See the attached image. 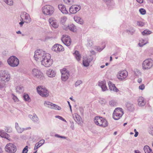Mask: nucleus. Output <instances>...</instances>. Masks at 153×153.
Wrapping results in <instances>:
<instances>
[{
  "instance_id": "nucleus-39",
  "label": "nucleus",
  "mask_w": 153,
  "mask_h": 153,
  "mask_svg": "<svg viewBox=\"0 0 153 153\" xmlns=\"http://www.w3.org/2000/svg\"><path fill=\"white\" fill-rule=\"evenodd\" d=\"M93 45L92 40L88 38L87 39V43L86 44L87 46L88 47H90Z\"/></svg>"
},
{
  "instance_id": "nucleus-60",
  "label": "nucleus",
  "mask_w": 153,
  "mask_h": 153,
  "mask_svg": "<svg viewBox=\"0 0 153 153\" xmlns=\"http://www.w3.org/2000/svg\"><path fill=\"white\" fill-rule=\"evenodd\" d=\"M56 118L62 120L64 121L65 122H66V120H65L64 118H63L62 117H61L57 115L55 116Z\"/></svg>"
},
{
  "instance_id": "nucleus-52",
  "label": "nucleus",
  "mask_w": 153,
  "mask_h": 153,
  "mask_svg": "<svg viewBox=\"0 0 153 153\" xmlns=\"http://www.w3.org/2000/svg\"><path fill=\"white\" fill-rule=\"evenodd\" d=\"M135 30L134 29H132L130 30H127L126 32L128 34H133L135 32Z\"/></svg>"
},
{
  "instance_id": "nucleus-31",
  "label": "nucleus",
  "mask_w": 153,
  "mask_h": 153,
  "mask_svg": "<svg viewBox=\"0 0 153 153\" xmlns=\"http://www.w3.org/2000/svg\"><path fill=\"white\" fill-rule=\"evenodd\" d=\"M68 27L71 31L73 32H75L76 30V26L74 24H72L68 26Z\"/></svg>"
},
{
  "instance_id": "nucleus-43",
  "label": "nucleus",
  "mask_w": 153,
  "mask_h": 153,
  "mask_svg": "<svg viewBox=\"0 0 153 153\" xmlns=\"http://www.w3.org/2000/svg\"><path fill=\"white\" fill-rule=\"evenodd\" d=\"M151 33V31L148 30H145L142 32V34L143 35H149Z\"/></svg>"
},
{
  "instance_id": "nucleus-61",
  "label": "nucleus",
  "mask_w": 153,
  "mask_h": 153,
  "mask_svg": "<svg viewBox=\"0 0 153 153\" xmlns=\"http://www.w3.org/2000/svg\"><path fill=\"white\" fill-rule=\"evenodd\" d=\"M68 47L70 46L71 42V39L70 36H68Z\"/></svg>"
},
{
  "instance_id": "nucleus-21",
  "label": "nucleus",
  "mask_w": 153,
  "mask_h": 153,
  "mask_svg": "<svg viewBox=\"0 0 153 153\" xmlns=\"http://www.w3.org/2000/svg\"><path fill=\"white\" fill-rule=\"evenodd\" d=\"M103 118L99 117H96L94 119V121L95 123L98 126H101V124H102Z\"/></svg>"
},
{
  "instance_id": "nucleus-44",
  "label": "nucleus",
  "mask_w": 153,
  "mask_h": 153,
  "mask_svg": "<svg viewBox=\"0 0 153 153\" xmlns=\"http://www.w3.org/2000/svg\"><path fill=\"white\" fill-rule=\"evenodd\" d=\"M5 130L7 132L10 133L12 132V129L10 127L6 126L5 128Z\"/></svg>"
},
{
  "instance_id": "nucleus-50",
  "label": "nucleus",
  "mask_w": 153,
  "mask_h": 153,
  "mask_svg": "<svg viewBox=\"0 0 153 153\" xmlns=\"http://www.w3.org/2000/svg\"><path fill=\"white\" fill-rule=\"evenodd\" d=\"M28 21H22L21 22L19 23V24L20 25V26H22L24 22H26V23H30L31 22L30 20H27Z\"/></svg>"
},
{
  "instance_id": "nucleus-11",
  "label": "nucleus",
  "mask_w": 153,
  "mask_h": 153,
  "mask_svg": "<svg viewBox=\"0 0 153 153\" xmlns=\"http://www.w3.org/2000/svg\"><path fill=\"white\" fill-rule=\"evenodd\" d=\"M42 59L41 61V64L45 67H48L51 65L53 60L51 59Z\"/></svg>"
},
{
  "instance_id": "nucleus-54",
  "label": "nucleus",
  "mask_w": 153,
  "mask_h": 153,
  "mask_svg": "<svg viewBox=\"0 0 153 153\" xmlns=\"http://www.w3.org/2000/svg\"><path fill=\"white\" fill-rule=\"evenodd\" d=\"M5 87V84L4 82H0V89H1Z\"/></svg>"
},
{
  "instance_id": "nucleus-26",
  "label": "nucleus",
  "mask_w": 153,
  "mask_h": 153,
  "mask_svg": "<svg viewBox=\"0 0 153 153\" xmlns=\"http://www.w3.org/2000/svg\"><path fill=\"white\" fill-rule=\"evenodd\" d=\"M138 105L140 106H143L145 104L146 102L144 101L143 98L140 97L138 100Z\"/></svg>"
},
{
  "instance_id": "nucleus-12",
  "label": "nucleus",
  "mask_w": 153,
  "mask_h": 153,
  "mask_svg": "<svg viewBox=\"0 0 153 153\" xmlns=\"http://www.w3.org/2000/svg\"><path fill=\"white\" fill-rule=\"evenodd\" d=\"M52 50L56 53H59L61 51H63L64 48L63 47L58 44H55L52 48Z\"/></svg>"
},
{
  "instance_id": "nucleus-30",
  "label": "nucleus",
  "mask_w": 153,
  "mask_h": 153,
  "mask_svg": "<svg viewBox=\"0 0 153 153\" xmlns=\"http://www.w3.org/2000/svg\"><path fill=\"white\" fill-rule=\"evenodd\" d=\"M53 104L52 102L47 101H45L44 102V105L45 107L51 109H52Z\"/></svg>"
},
{
  "instance_id": "nucleus-32",
  "label": "nucleus",
  "mask_w": 153,
  "mask_h": 153,
  "mask_svg": "<svg viewBox=\"0 0 153 153\" xmlns=\"http://www.w3.org/2000/svg\"><path fill=\"white\" fill-rule=\"evenodd\" d=\"M48 58L49 59H51V56L49 53H46L45 51L43 56H42V59L41 61V62L42 59H48Z\"/></svg>"
},
{
  "instance_id": "nucleus-58",
  "label": "nucleus",
  "mask_w": 153,
  "mask_h": 153,
  "mask_svg": "<svg viewBox=\"0 0 153 153\" xmlns=\"http://www.w3.org/2000/svg\"><path fill=\"white\" fill-rule=\"evenodd\" d=\"M13 99L15 102H17L19 101V99L14 94H12Z\"/></svg>"
},
{
  "instance_id": "nucleus-51",
  "label": "nucleus",
  "mask_w": 153,
  "mask_h": 153,
  "mask_svg": "<svg viewBox=\"0 0 153 153\" xmlns=\"http://www.w3.org/2000/svg\"><path fill=\"white\" fill-rule=\"evenodd\" d=\"M82 82L81 80H78L75 83V86L76 87L79 86L80 84H82Z\"/></svg>"
},
{
  "instance_id": "nucleus-63",
  "label": "nucleus",
  "mask_w": 153,
  "mask_h": 153,
  "mask_svg": "<svg viewBox=\"0 0 153 153\" xmlns=\"http://www.w3.org/2000/svg\"><path fill=\"white\" fill-rule=\"evenodd\" d=\"M81 18L79 16L76 15L74 17V19H81Z\"/></svg>"
},
{
  "instance_id": "nucleus-34",
  "label": "nucleus",
  "mask_w": 153,
  "mask_h": 153,
  "mask_svg": "<svg viewBox=\"0 0 153 153\" xmlns=\"http://www.w3.org/2000/svg\"><path fill=\"white\" fill-rule=\"evenodd\" d=\"M140 42L139 43V45L140 47L143 46V45H146L148 42V40H145V39H141L140 41Z\"/></svg>"
},
{
  "instance_id": "nucleus-28",
  "label": "nucleus",
  "mask_w": 153,
  "mask_h": 153,
  "mask_svg": "<svg viewBox=\"0 0 153 153\" xmlns=\"http://www.w3.org/2000/svg\"><path fill=\"white\" fill-rule=\"evenodd\" d=\"M73 54L75 56L76 59L78 61H79L80 60L81 57L78 51H75V52L73 53Z\"/></svg>"
},
{
  "instance_id": "nucleus-49",
  "label": "nucleus",
  "mask_w": 153,
  "mask_h": 153,
  "mask_svg": "<svg viewBox=\"0 0 153 153\" xmlns=\"http://www.w3.org/2000/svg\"><path fill=\"white\" fill-rule=\"evenodd\" d=\"M134 73L135 75L136 76H138L140 74V70L137 69L134 70Z\"/></svg>"
},
{
  "instance_id": "nucleus-9",
  "label": "nucleus",
  "mask_w": 153,
  "mask_h": 153,
  "mask_svg": "<svg viewBox=\"0 0 153 153\" xmlns=\"http://www.w3.org/2000/svg\"><path fill=\"white\" fill-rule=\"evenodd\" d=\"M32 74L33 76L36 78L41 79L44 77L42 73L37 68H34L32 70Z\"/></svg>"
},
{
  "instance_id": "nucleus-1",
  "label": "nucleus",
  "mask_w": 153,
  "mask_h": 153,
  "mask_svg": "<svg viewBox=\"0 0 153 153\" xmlns=\"http://www.w3.org/2000/svg\"><path fill=\"white\" fill-rule=\"evenodd\" d=\"M42 12L45 15L49 16H51L54 11V9L53 7L49 5H46L42 7Z\"/></svg>"
},
{
  "instance_id": "nucleus-47",
  "label": "nucleus",
  "mask_w": 153,
  "mask_h": 153,
  "mask_svg": "<svg viewBox=\"0 0 153 153\" xmlns=\"http://www.w3.org/2000/svg\"><path fill=\"white\" fill-rule=\"evenodd\" d=\"M2 137L6 138V139L8 140H10L9 135L5 132L4 133L3 136H2Z\"/></svg>"
},
{
  "instance_id": "nucleus-27",
  "label": "nucleus",
  "mask_w": 153,
  "mask_h": 153,
  "mask_svg": "<svg viewBox=\"0 0 153 153\" xmlns=\"http://www.w3.org/2000/svg\"><path fill=\"white\" fill-rule=\"evenodd\" d=\"M23 97L24 101L25 102H29L31 101L30 97L29 96V95L25 93H24Z\"/></svg>"
},
{
  "instance_id": "nucleus-33",
  "label": "nucleus",
  "mask_w": 153,
  "mask_h": 153,
  "mask_svg": "<svg viewBox=\"0 0 153 153\" xmlns=\"http://www.w3.org/2000/svg\"><path fill=\"white\" fill-rule=\"evenodd\" d=\"M16 92L21 93L23 92V87L21 86H18L16 87Z\"/></svg>"
},
{
  "instance_id": "nucleus-24",
  "label": "nucleus",
  "mask_w": 153,
  "mask_h": 153,
  "mask_svg": "<svg viewBox=\"0 0 153 153\" xmlns=\"http://www.w3.org/2000/svg\"><path fill=\"white\" fill-rule=\"evenodd\" d=\"M58 8L63 13H67V10L65 6L62 4H59L58 5Z\"/></svg>"
},
{
  "instance_id": "nucleus-42",
  "label": "nucleus",
  "mask_w": 153,
  "mask_h": 153,
  "mask_svg": "<svg viewBox=\"0 0 153 153\" xmlns=\"http://www.w3.org/2000/svg\"><path fill=\"white\" fill-rule=\"evenodd\" d=\"M7 4L9 5H12L13 4V0H3Z\"/></svg>"
},
{
  "instance_id": "nucleus-45",
  "label": "nucleus",
  "mask_w": 153,
  "mask_h": 153,
  "mask_svg": "<svg viewBox=\"0 0 153 153\" xmlns=\"http://www.w3.org/2000/svg\"><path fill=\"white\" fill-rule=\"evenodd\" d=\"M66 20H61V21L62 24L64 25V26H63V29L65 30H67V26H66V25H65V23H66Z\"/></svg>"
},
{
  "instance_id": "nucleus-59",
  "label": "nucleus",
  "mask_w": 153,
  "mask_h": 153,
  "mask_svg": "<svg viewBox=\"0 0 153 153\" xmlns=\"http://www.w3.org/2000/svg\"><path fill=\"white\" fill-rule=\"evenodd\" d=\"M28 146H26L23 149L22 153H27L28 151Z\"/></svg>"
},
{
  "instance_id": "nucleus-37",
  "label": "nucleus",
  "mask_w": 153,
  "mask_h": 153,
  "mask_svg": "<svg viewBox=\"0 0 153 153\" xmlns=\"http://www.w3.org/2000/svg\"><path fill=\"white\" fill-rule=\"evenodd\" d=\"M75 9L74 8L73 5H72L69 8V11L71 13H76V11L75 10Z\"/></svg>"
},
{
  "instance_id": "nucleus-22",
  "label": "nucleus",
  "mask_w": 153,
  "mask_h": 153,
  "mask_svg": "<svg viewBox=\"0 0 153 153\" xmlns=\"http://www.w3.org/2000/svg\"><path fill=\"white\" fill-rule=\"evenodd\" d=\"M28 116L29 118H30L35 123H37L39 120V118L35 113H33V115L29 114Z\"/></svg>"
},
{
  "instance_id": "nucleus-48",
  "label": "nucleus",
  "mask_w": 153,
  "mask_h": 153,
  "mask_svg": "<svg viewBox=\"0 0 153 153\" xmlns=\"http://www.w3.org/2000/svg\"><path fill=\"white\" fill-rule=\"evenodd\" d=\"M74 8L75 9L76 11V12L79 10L81 9V6L79 5H73Z\"/></svg>"
},
{
  "instance_id": "nucleus-35",
  "label": "nucleus",
  "mask_w": 153,
  "mask_h": 153,
  "mask_svg": "<svg viewBox=\"0 0 153 153\" xmlns=\"http://www.w3.org/2000/svg\"><path fill=\"white\" fill-rule=\"evenodd\" d=\"M62 42L66 46H67V37L66 35H63L62 38Z\"/></svg>"
},
{
  "instance_id": "nucleus-64",
  "label": "nucleus",
  "mask_w": 153,
  "mask_h": 153,
  "mask_svg": "<svg viewBox=\"0 0 153 153\" xmlns=\"http://www.w3.org/2000/svg\"><path fill=\"white\" fill-rule=\"evenodd\" d=\"M70 123L71 124V128H72V130H74V123L73 122H71V121H70Z\"/></svg>"
},
{
  "instance_id": "nucleus-62",
  "label": "nucleus",
  "mask_w": 153,
  "mask_h": 153,
  "mask_svg": "<svg viewBox=\"0 0 153 153\" xmlns=\"http://www.w3.org/2000/svg\"><path fill=\"white\" fill-rule=\"evenodd\" d=\"M139 88L140 89L143 90L144 89L145 86L143 84H142L139 86Z\"/></svg>"
},
{
  "instance_id": "nucleus-57",
  "label": "nucleus",
  "mask_w": 153,
  "mask_h": 153,
  "mask_svg": "<svg viewBox=\"0 0 153 153\" xmlns=\"http://www.w3.org/2000/svg\"><path fill=\"white\" fill-rule=\"evenodd\" d=\"M77 23L82 25L83 24V20H74Z\"/></svg>"
},
{
  "instance_id": "nucleus-25",
  "label": "nucleus",
  "mask_w": 153,
  "mask_h": 153,
  "mask_svg": "<svg viewBox=\"0 0 153 153\" xmlns=\"http://www.w3.org/2000/svg\"><path fill=\"white\" fill-rule=\"evenodd\" d=\"M56 20H49L50 24L54 28H56L58 26V25Z\"/></svg>"
},
{
  "instance_id": "nucleus-20",
  "label": "nucleus",
  "mask_w": 153,
  "mask_h": 153,
  "mask_svg": "<svg viewBox=\"0 0 153 153\" xmlns=\"http://www.w3.org/2000/svg\"><path fill=\"white\" fill-rule=\"evenodd\" d=\"M74 120L78 124L81 125L82 124V120L81 117L78 114H76L74 117Z\"/></svg>"
},
{
  "instance_id": "nucleus-53",
  "label": "nucleus",
  "mask_w": 153,
  "mask_h": 153,
  "mask_svg": "<svg viewBox=\"0 0 153 153\" xmlns=\"http://www.w3.org/2000/svg\"><path fill=\"white\" fill-rule=\"evenodd\" d=\"M139 12L142 15H144L146 13V10L143 8H140L139 9Z\"/></svg>"
},
{
  "instance_id": "nucleus-19",
  "label": "nucleus",
  "mask_w": 153,
  "mask_h": 153,
  "mask_svg": "<svg viewBox=\"0 0 153 153\" xmlns=\"http://www.w3.org/2000/svg\"><path fill=\"white\" fill-rule=\"evenodd\" d=\"M109 88L111 91H113L114 92H117L118 89L116 87L115 85L112 83V82L109 81L108 82Z\"/></svg>"
},
{
  "instance_id": "nucleus-18",
  "label": "nucleus",
  "mask_w": 153,
  "mask_h": 153,
  "mask_svg": "<svg viewBox=\"0 0 153 153\" xmlns=\"http://www.w3.org/2000/svg\"><path fill=\"white\" fill-rule=\"evenodd\" d=\"M98 85L101 88L103 91H105L108 90L107 87L106 85V82L105 80L99 82Z\"/></svg>"
},
{
  "instance_id": "nucleus-4",
  "label": "nucleus",
  "mask_w": 153,
  "mask_h": 153,
  "mask_svg": "<svg viewBox=\"0 0 153 153\" xmlns=\"http://www.w3.org/2000/svg\"><path fill=\"white\" fill-rule=\"evenodd\" d=\"M36 89L38 93L42 97H46L49 96V92L44 86H39L37 87Z\"/></svg>"
},
{
  "instance_id": "nucleus-3",
  "label": "nucleus",
  "mask_w": 153,
  "mask_h": 153,
  "mask_svg": "<svg viewBox=\"0 0 153 153\" xmlns=\"http://www.w3.org/2000/svg\"><path fill=\"white\" fill-rule=\"evenodd\" d=\"M7 62L8 65L12 67H16L19 64V59L15 56H10L7 59Z\"/></svg>"
},
{
  "instance_id": "nucleus-23",
  "label": "nucleus",
  "mask_w": 153,
  "mask_h": 153,
  "mask_svg": "<svg viewBox=\"0 0 153 153\" xmlns=\"http://www.w3.org/2000/svg\"><path fill=\"white\" fill-rule=\"evenodd\" d=\"M21 19H30V15L25 12H23L20 15Z\"/></svg>"
},
{
  "instance_id": "nucleus-6",
  "label": "nucleus",
  "mask_w": 153,
  "mask_h": 153,
  "mask_svg": "<svg viewBox=\"0 0 153 153\" xmlns=\"http://www.w3.org/2000/svg\"><path fill=\"white\" fill-rule=\"evenodd\" d=\"M1 76L0 80L1 81L6 82L9 81L10 79V76L9 73L6 71H1Z\"/></svg>"
},
{
  "instance_id": "nucleus-15",
  "label": "nucleus",
  "mask_w": 153,
  "mask_h": 153,
  "mask_svg": "<svg viewBox=\"0 0 153 153\" xmlns=\"http://www.w3.org/2000/svg\"><path fill=\"white\" fill-rule=\"evenodd\" d=\"M46 74L47 76L50 78H53L55 77L56 72L52 69H49L46 71Z\"/></svg>"
},
{
  "instance_id": "nucleus-14",
  "label": "nucleus",
  "mask_w": 153,
  "mask_h": 153,
  "mask_svg": "<svg viewBox=\"0 0 153 153\" xmlns=\"http://www.w3.org/2000/svg\"><path fill=\"white\" fill-rule=\"evenodd\" d=\"M61 74V79L62 81H66L67 80V69L65 68L60 70Z\"/></svg>"
},
{
  "instance_id": "nucleus-8",
  "label": "nucleus",
  "mask_w": 153,
  "mask_h": 153,
  "mask_svg": "<svg viewBox=\"0 0 153 153\" xmlns=\"http://www.w3.org/2000/svg\"><path fill=\"white\" fill-rule=\"evenodd\" d=\"M45 52V51L40 50H38L36 51L34 56L35 59L36 61H41L42 56H43Z\"/></svg>"
},
{
  "instance_id": "nucleus-40",
  "label": "nucleus",
  "mask_w": 153,
  "mask_h": 153,
  "mask_svg": "<svg viewBox=\"0 0 153 153\" xmlns=\"http://www.w3.org/2000/svg\"><path fill=\"white\" fill-rule=\"evenodd\" d=\"M53 105L52 109L58 110H60L61 109V108L60 107L57 105L55 104H53Z\"/></svg>"
},
{
  "instance_id": "nucleus-29",
  "label": "nucleus",
  "mask_w": 153,
  "mask_h": 153,
  "mask_svg": "<svg viewBox=\"0 0 153 153\" xmlns=\"http://www.w3.org/2000/svg\"><path fill=\"white\" fill-rule=\"evenodd\" d=\"M143 150L145 153H153L152 149L147 145L144 146Z\"/></svg>"
},
{
  "instance_id": "nucleus-46",
  "label": "nucleus",
  "mask_w": 153,
  "mask_h": 153,
  "mask_svg": "<svg viewBox=\"0 0 153 153\" xmlns=\"http://www.w3.org/2000/svg\"><path fill=\"white\" fill-rule=\"evenodd\" d=\"M137 24L139 27H142L144 25L145 23L144 22L139 21L137 22Z\"/></svg>"
},
{
  "instance_id": "nucleus-17",
  "label": "nucleus",
  "mask_w": 153,
  "mask_h": 153,
  "mask_svg": "<svg viewBox=\"0 0 153 153\" xmlns=\"http://www.w3.org/2000/svg\"><path fill=\"white\" fill-rule=\"evenodd\" d=\"M125 105L128 111H132L134 110V105L132 103L128 102H126Z\"/></svg>"
},
{
  "instance_id": "nucleus-55",
  "label": "nucleus",
  "mask_w": 153,
  "mask_h": 153,
  "mask_svg": "<svg viewBox=\"0 0 153 153\" xmlns=\"http://www.w3.org/2000/svg\"><path fill=\"white\" fill-rule=\"evenodd\" d=\"M148 132L150 134L153 136V127H151L149 128Z\"/></svg>"
},
{
  "instance_id": "nucleus-7",
  "label": "nucleus",
  "mask_w": 153,
  "mask_h": 153,
  "mask_svg": "<svg viewBox=\"0 0 153 153\" xmlns=\"http://www.w3.org/2000/svg\"><path fill=\"white\" fill-rule=\"evenodd\" d=\"M5 149L6 152L10 153H14L16 151V146L11 143L7 144L5 146Z\"/></svg>"
},
{
  "instance_id": "nucleus-56",
  "label": "nucleus",
  "mask_w": 153,
  "mask_h": 153,
  "mask_svg": "<svg viewBox=\"0 0 153 153\" xmlns=\"http://www.w3.org/2000/svg\"><path fill=\"white\" fill-rule=\"evenodd\" d=\"M109 104L111 106H114L116 105V102L114 101L111 100L109 102Z\"/></svg>"
},
{
  "instance_id": "nucleus-36",
  "label": "nucleus",
  "mask_w": 153,
  "mask_h": 153,
  "mask_svg": "<svg viewBox=\"0 0 153 153\" xmlns=\"http://www.w3.org/2000/svg\"><path fill=\"white\" fill-rule=\"evenodd\" d=\"M45 142V140L43 139L40 140L38 143H36L35 144L36 146H38L39 147H40Z\"/></svg>"
},
{
  "instance_id": "nucleus-13",
  "label": "nucleus",
  "mask_w": 153,
  "mask_h": 153,
  "mask_svg": "<svg viewBox=\"0 0 153 153\" xmlns=\"http://www.w3.org/2000/svg\"><path fill=\"white\" fill-rule=\"evenodd\" d=\"M93 57L91 56L89 57L84 56L83 58V64L85 67H88L89 65V63L92 60Z\"/></svg>"
},
{
  "instance_id": "nucleus-16",
  "label": "nucleus",
  "mask_w": 153,
  "mask_h": 153,
  "mask_svg": "<svg viewBox=\"0 0 153 153\" xmlns=\"http://www.w3.org/2000/svg\"><path fill=\"white\" fill-rule=\"evenodd\" d=\"M15 127L17 132L18 133H22L25 130H27L31 129V128L30 127H27L25 128H21L19 127L18 123H15Z\"/></svg>"
},
{
  "instance_id": "nucleus-38",
  "label": "nucleus",
  "mask_w": 153,
  "mask_h": 153,
  "mask_svg": "<svg viewBox=\"0 0 153 153\" xmlns=\"http://www.w3.org/2000/svg\"><path fill=\"white\" fill-rule=\"evenodd\" d=\"M108 122L104 118H103L102 120V123L101 124L102 126L103 127H105L108 126Z\"/></svg>"
},
{
  "instance_id": "nucleus-41",
  "label": "nucleus",
  "mask_w": 153,
  "mask_h": 153,
  "mask_svg": "<svg viewBox=\"0 0 153 153\" xmlns=\"http://www.w3.org/2000/svg\"><path fill=\"white\" fill-rule=\"evenodd\" d=\"M99 102L102 105H104L106 103V101L105 99L100 98L99 100Z\"/></svg>"
},
{
  "instance_id": "nucleus-2",
  "label": "nucleus",
  "mask_w": 153,
  "mask_h": 153,
  "mask_svg": "<svg viewBox=\"0 0 153 153\" xmlns=\"http://www.w3.org/2000/svg\"><path fill=\"white\" fill-rule=\"evenodd\" d=\"M153 66V60L150 59H147L144 60L142 64V68L144 70H148Z\"/></svg>"
},
{
  "instance_id": "nucleus-5",
  "label": "nucleus",
  "mask_w": 153,
  "mask_h": 153,
  "mask_svg": "<svg viewBox=\"0 0 153 153\" xmlns=\"http://www.w3.org/2000/svg\"><path fill=\"white\" fill-rule=\"evenodd\" d=\"M124 114L123 109L120 108L115 109L113 114V117L115 120H119Z\"/></svg>"
},
{
  "instance_id": "nucleus-10",
  "label": "nucleus",
  "mask_w": 153,
  "mask_h": 153,
  "mask_svg": "<svg viewBox=\"0 0 153 153\" xmlns=\"http://www.w3.org/2000/svg\"><path fill=\"white\" fill-rule=\"evenodd\" d=\"M128 75V72L125 70L120 71L117 75V77L120 80H123L127 77Z\"/></svg>"
}]
</instances>
